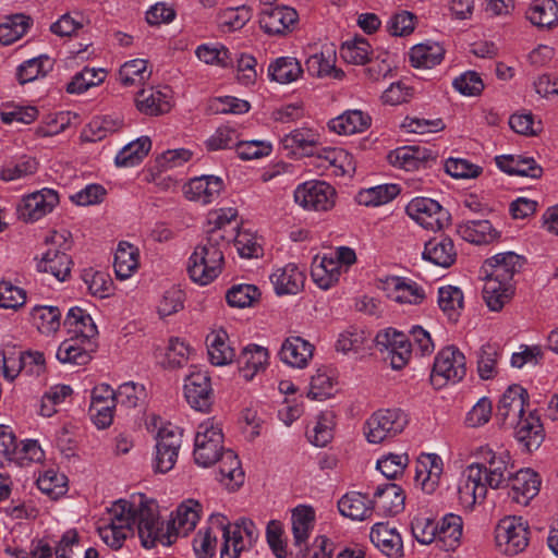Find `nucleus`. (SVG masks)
I'll list each match as a JSON object with an SVG mask.
<instances>
[{"label":"nucleus","instance_id":"1","mask_svg":"<svg viewBox=\"0 0 558 558\" xmlns=\"http://www.w3.org/2000/svg\"><path fill=\"white\" fill-rule=\"evenodd\" d=\"M474 456L477 461L463 471L458 484L460 504L468 508L482 502L488 487L498 489L512 475L511 457L507 450L495 451L489 446H481Z\"/></svg>","mask_w":558,"mask_h":558},{"label":"nucleus","instance_id":"2","mask_svg":"<svg viewBox=\"0 0 558 558\" xmlns=\"http://www.w3.org/2000/svg\"><path fill=\"white\" fill-rule=\"evenodd\" d=\"M209 522L211 527L201 530L194 538L193 547L197 558H211L215 555L217 536L213 534L214 526L222 533L220 558H240L241 553L250 549L259 536L254 522L246 518L231 524L223 514L214 513Z\"/></svg>","mask_w":558,"mask_h":558},{"label":"nucleus","instance_id":"3","mask_svg":"<svg viewBox=\"0 0 558 558\" xmlns=\"http://www.w3.org/2000/svg\"><path fill=\"white\" fill-rule=\"evenodd\" d=\"M220 240L221 236L217 233L206 236L190 256L187 272L195 283L207 286L221 272L223 251L227 246L218 243Z\"/></svg>","mask_w":558,"mask_h":558},{"label":"nucleus","instance_id":"4","mask_svg":"<svg viewBox=\"0 0 558 558\" xmlns=\"http://www.w3.org/2000/svg\"><path fill=\"white\" fill-rule=\"evenodd\" d=\"M134 502L120 499L99 520L97 532L107 546L120 549L134 535Z\"/></svg>","mask_w":558,"mask_h":558},{"label":"nucleus","instance_id":"5","mask_svg":"<svg viewBox=\"0 0 558 558\" xmlns=\"http://www.w3.org/2000/svg\"><path fill=\"white\" fill-rule=\"evenodd\" d=\"M131 502H134V525H137L142 545L146 548H151L157 543L170 545L172 543L170 524H165L160 520L157 502L145 499L143 496L138 501Z\"/></svg>","mask_w":558,"mask_h":558},{"label":"nucleus","instance_id":"6","mask_svg":"<svg viewBox=\"0 0 558 558\" xmlns=\"http://www.w3.org/2000/svg\"><path fill=\"white\" fill-rule=\"evenodd\" d=\"M68 231H51L45 240L48 246L37 263V269L49 272L59 281H64L71 271V258L66 254L70 248Z\"/></svg>","mask_w":558,"mask_h":558},{"label":"nucleus","instance_id":"7","mask_svg":"<svg viewBox=\"0 0 558 558\" xmlns=\"http://www.w3.org/2000/svg\"><path fill=\"white\" fill-rule=\"evenodd\" d=\"M408 423V415L401 409H380L365 421L363 430L369 444H383L401 434Z\"/></svg>","mask_w":558,"mask_h":558},{"label":"nucleus","instance_id":"8","mask_svg":"<svg viewBox=\"0 0 558 558\" xmlns=\"http://www.w3.org/2000/svg\"><path fill=\"white\" fill-rule=\"evenodd\" d=\"M223 434L219 423L208 418L197 426L194 438L193 457L197 465L209 468L225 452Z\"/></svg>","mask_w":558,"mask_h":558},{"label":"nucleus","instance_id":"9","mask_svg":"<svg viewBox=\"0 0 558 558\" xmlns=\"http://www.w3.org/2000/svg\"><path fill=\"white\" fill-rule=\"evenodd\" d=\"M465 374L464 354L458 348L450 345L437 353L430 379L435 385L442 386L447 381H460Z\"/></svg>","mask_w":558,"mask_h":558},{"label":"nucleus","instance_id":"10","mask_svg":"<svg viewBox=\"0 0 558 558\" xmlns=\"http://www.w3.org/2000/svg\"><path fill=\"white\" fill-rule=\"evenodd\" d=\"M335 189L325 181H306L296 186L294 201L307 210L327 211L335 205Z\"/></svg>","mask_w":558,"mask_h":558},{"label":"nucleus","instance_id":"11","mask_svg":"<svg viewBox=\"0 0 558 558\" xmlns=\"http://www.w3.org/2000/svg\"><path fill=\"white\" fill-rule=\"evenodd\" d=\"M496 542L506 555H517L529 544V529L522 518L507 517L496 527Z\"/></svg>","mask_w":558,"mask_h":558},{"label":"nucleus","instance_id":"12","mask_svg":"<svg viewBox=\"0 0 558 558\" xmlns=\"http://www.w3.org/2000/svg\"><path fill=\"white\" fill-rule=\"evenodd\" d=\"M408 216L427 230H440L447 223L449 214L441 205L428 197H415L405 207Z\"/></svg>","mask_w":558,"mask_h":558},{"label":"nucleus","instance_id":"13","mask_svg":"<svg viewBox=\"0 0 558 558\" xmlns=\"http://www.w3.org/2000/svg\"><path fill=\"white\" fill-rule=\"evenodd\" d=\"M184 397L187 403L199 412H208L213 404V388L207 371L193 367L184 381Z\"/></svg>","mask_w":558,"mask_h":558},{"label":"nucleus","instance_id":"14","mask_svg":"<svg viewBox=\"0 0 558 558\" xmlns=\"http://www.w3.org/2000/svg\"><path fill=\"white\" fill-rule=\"evenodd\" d=\"M375 341L380 352H387L395 369H401L412 355V343L408 336L393 328L380 330Z\"/></svg>","mask_w":558,"mask_h":558},{"label":"nucleus","instance_id":"15","mask_svg":"<svg viewBox=\"0 0 558 558\" xmlns=\"http://www.w3.org/2000/svg\"><path fill=\"white\" fill-rule=\"evenodd\" d=\"M59 194L53 189L44 187L25 195L17 206L20 218L34 222L50 214L59 204Z\"/></svg>","mask_w":558,"mask_h":558},{"label":"nucleus","instance_id":"16","mask_svg":"<svg viewBox=\"0 0 558 558\" xmlns=\"http://www.w3.org/2000/svg\"><path fill=\"white\" fill-rule=\"evenodd\" d=\"M182 445V432L175 426L160 428L157 436L155 470L167 473L173 469Z\"/></svg>","mask_w":558,"mask_h":558},{"label":"nucleus","instance_id":"17","mask_svg":"<svg viewBox=\"0 0 558 558\" xmlns=\"http://www.w3.org/2000/svg\"><path fill=\"white\" fill-rule=\"evenodd\" d=\"M299 21L298 12L290 7H265L258 14L263 32L269 36H284L292 32Z\"/></svg>","mask_w":558,"mask_h":558},{"label":"nucleus","instance_id":"18","mask_svg":"<svg viewBox=\"0 0 558 558\" xmlns=\"http://www.w3.org/2000/svg\"><path fill=\"white\" fill-rule=\"evenodd\" d=\"M527 399V392L522 386H509L499 400L496 414L497 418L508 427L515 424L518 420L526 415L525 407Z\"/></svg>","mask_w":558,"mask_h":558},{"label":"nucleus","instance_id":"19","mask_svg":"<svg viewBox=\"0 0 558 558\" xmlns=\"http://www.w3.org/2000/svg\"><path fill=\"white\" fill-rule=\"evenodd\" d=\"M172 98L169 86H151L137 93L135 104L141 113L154 117L169 112L172 108Z\"/></svg>","mask_w":558,"mask_h":558},{"label":"nucleus","instance_id":"20","mask_svg":"<svg viewBox=\"0 0 558 558\" xmlns=\"http://www.w3.org/2000/svg\"><path fill=\"white\" fill-rule=\"evenodd\" d=\"M223 181L216 175H201L191 179L183 189L187 199L208 205L217 199L223 190Z\"/></svg>","mask_w":558,"mask_h":558},{"label":"nucleus","instance_id":"21","mask_svg":"<svg viewBox=\"0 0 558 558\" xmlns=\"http://www.w3.org/2000/svg\"><path fill=\"white\" fill-rule=\"evenodd\" d=\"M509 480L511 484L508 497L518 505L527 506L539 492L541 480L531 469H522Z\"/></svg>","mask_w":558,"mask_h":558},{"label":"nucleus","instance_id":"22","mask_svg":"<svg viewBox=\"0 0 558 558\" xmlns=\"http://www.w3.org/2000/svg\"><path fill=\"white\" fill-rule=\"evenodd\" d=\"M444 470L441 458L436 453H423L416 462L415 482L426 494H433L439 486Z\"/></svg>","mask_w":558,"mask_h":558},{"label":"nucleus","instance_id":"23","mask_svg":"<svg viewBox=\"0 0 558 558\" xmlns=\"http://www.w3.org/2000/svg\"><path fill=\"white\" fill-rule=\"evenodd\" d=\"M202 511L203 507L197 500L186 499L182 501L168 522L172 539L179 535L185 536L192 532L201 519Z\"/></svg>","mask_w":558,"mask_h":558},{"label":"nucleus","instance_id":"24","mask_svg":"<svg viewBox=\"0 0 558 558\" xmlns=\"http://www.w3.org/2000/svg\"><path fill=\"white\" fill-rule=\"evenodd\" d=\"M434 158V153L430 149L421 146L398 147L387 156L391 166L405 171L418 170Z\"/></svg>","mask_w":558,"mask_h":558},{"label":"nucleus","instance_id":"25","mask_svg":"<svg viewBox=\"0 0 558 558\" xmlns=\"http://www.w3.org/2000/svg\"><path fill=\"white\" fill-rule=\"evenodd\" d=\"M514 429L517 440L526 451L536 450L545 438L544 427L539 416L533 412L524 415L515 424L510 425Z\"/></svg>","mask_w":558,"mask_h":558},{"label":"nucleus","instance_id":"26","mask_svg":"<svg viewBox=\"0 0 558 558\" xmlns=\"http://www.w3.org/2000/svg\"><path fill=\"white\" fill-rule=\"evenodd\" d=\"M384 284L388 296L400 304L417 305L425 299L424 289L411 279L389 277Z\"/></svg>","mask_w":558,"mask_h":558},{"label":"nucleus","instance_id":"27","mask_svg":"<svg viewBox=\"0 0 558 558\" xmlns=\"http://www.w3.org/2000/svg\"><path fill=\"white\" fill-rule=\"evenodd\" d=\"M522 267V257L513 252H505L494 255L484 264L487 277L512 283L514 275Z\"/></svg>","mask_w":558,"mask_h":558},{"label":"nucleus","instance_id":"28","mask_svg":"<svg viewBox=\"0 0 558 558\" xmlns=\"http://www.w3.org/2000/svg\"><path fill=\"white\" fill-rule=\"evenodd\" d=\"M314 345L299 337L291 336L287 338L280 348V360L294 368H305L313 357Z\"/></svg>","mask_w":558,"mask_h":558},{"label":"nucleus","instance_id":"29","mask_svg":"<svg viewBox=\"0 0 558 558\" xmlns=\"http://www.w3.org/2000/svg\"><path fill=\"white\" fill-rule=\"evenodd\" d=\"M269 278L278 295L298 294L305 282L303 270L293 263L276 268Z\"/></svg>","mask_w":558,"mask_h":558},{"label":"nucleus","instance_id":"30","mask_svg":"<svg viewBox=\"0 0 558 558\" xmlns=\"http://www.w3.org/2000/svg\"><path fill=\"white\" fill-rule=\"evenodd\" d=\"M496 166L510 175L538 179L543 174V168L533 157L524 155H501L495 157Z\"/></svg>","mask_w":558,"mask_h":558},{"label":"nucleus","instance_id":"31","mask_svg":"<svg viewBox=\"0 0 558 558\" xmlns=\"http://www.w3.org/2000/svg\"><path fill=\"white\" fill-rule=\"evenodd\" d=\"M371 117L359 109L345 110L328 121L329 131L338 135H353L365 132L371 126Z\"/></svg>","mask_w":558,"mask_h":558},{"label":"nucleus","instance_id":"32","mask_svg":"<svg viewBox=\"0 0 558 558\" xmlns=\"http://www.w3.org/2000/svg\"><path fill=\"white\" fill-rule=\"evenodd\" d=\"M369 538L386 556L398 558L402 555L403 543L396 527L387 523H376L371 530Z\"/></svg>","mask_w":558,"mask_h":558},{"label":"nucleus","instance_id":"33","mask_svg":"<svg viewBox=\"0 0 558 558\" xmlns=\"http://www.w3.org/2000/svg\"><path fill=\"white\" fill-rule=\"evenodd\" d=\"M315 512L312 507L299 506L292 511L291 523L294 545L299 548L298 557H304L307 541L314 527Z\"/></svg>","mask_w":558,"mask_h":558},{"label":"nucleus","instance_id":"34","mask_svg":"<svg viewBox=\"0 0 558 558\" xmlns=\"http://www.w3.org/2000/svg\"><path fill=\"white\" fill-rule=\"evenodd\" d=\"M343 274L339 262L332 256H316L312 263L311 276L314 283L322 290H328L338 283Z\"/></svg>","mask_w":558,"mask_h":558},{"label":"nucleus","instance_id":"35","mask_svg":"<svg viewBox=\"0 0 558 558\" xmlns=\"http://www.w3.org/2000/svg\"><path fill=\"white\" fill-rule=\"evenodd\" d=\"M339 512L351 520L368 519L374 510V501L359 492H350L338 500Z\"/></svg>","mask_w":558,"mask_h":558},{"label":"nucleus","instance_id":"36","mask_svg":"<svg viewBox=\"0 0 558 558\" xmlns=\"http://www.w3.org/2000/svg\"><path fill=\"white\" fill-rule=\"evenodd\" d=\"M319 133L311 128H300L284 134L280 138V145L289 154H308L319 145Z\"/></svg>","mask_w":558,"mask_h":558},{"label":"nucleus","instance_id":"37","mask_svg":"<svg viewBox=\"0 0 558 558\" xmlns=\"http://www.w3.org/2000/svg\"><path fill=\"white\" fill-rule=\"evenodd\" d=\"M301 62L291 56L278 57L270 61L267 69L268 78L279 84L296 82L303 75Z\"/></svg>","mask_w":558,"mask_h":558},{"label":"nucleus","instance_id":"38","mask_svg":"<svg viewBox=\"0 0 558 558\" xmlns=\"http://www.w3.org/2000/svg\"><path fill=\"white\" fill-rule=\"evenodd\" d=\"M423 257L440 267L451 266L457 257L453 241L445 235L430 239L425 243Z\"/></svg>","mask_w":558,"mask_h":558},{"label":"nucleus","instance_id":"39","mask_svg":"<svg viewBox=\"0 0 558 558\" xmlns=\"http://www.w3.org/2000/svg\"><path fill=\"white\" fill-rule=\"evenodd\" d=\"M457 233L466 242L473 244H488L499 235L490 221L485 219L465 220L457 226Z\"/></svg>","mask_w":558,"mask_h":558},{"label":"nucleus","instance_id":"40","mask_svg":"<svg viewBox=\"0 0 558 558\" xmlns=\"http://www.w3.org/2000/svg\"><path fill=\"white\" fill-rule=\"evenodd\" d=\"M463 520L454 513H447L437 523V544L444 550L456 549L461 542Z\"/></svg>","mask_w":558,"mask_h":558},{"label":"nucleus","instance_id":"41","mask_svg":"<svg viewBox=\"0 0 558 558\" xmlns=\"http://www.w3.org/2000/svg\"><path fill=\"white\" fill-rule=\"evenodd\" d=\"M268 350L257 344H250L243 349L240 357V374L245 380H252L256 374L265 371L268 365Z\"/></svg>","mask_w":558,"mask_h":558},{"label":"nucleus","instance_id":"42","mask_svg":"<svg viewBox=\"0 0 558 558\" xmlns=\"http://www.w3.org/2000/svg\"><path fill=\"white\" fill-rule=\"evenodd\" d=\"M64 325L69 333L85 342H92V339L98 333L97 326L93 318L81 307H72L69 310Z\"/></svg>","mask_w":558,"mask_h":558},{"label":"nucleus","instance_id":"43","mask_svg":"<svg viewBox=\"0 0 558 558\" xmlns=\"http://www.w3.org/2000/svg\"><path fill=\"white\" fill-rule=\"evenodd\" d=\"M217 462L220 463L217 480L222 485L234 490L244 483V472L234 451L227 449Z\"/></svg>","mask_w":558,"mask_h":558},{"label":"nucleus","instance_id":"44","mask_svg":"<svg viewBox=\"0 0 558 558\" xmlns=\"http://www.w3.org/2000/svg\"><path fill=\"white\" fill-rule=\"evenodd\" d=\"M207 351L213 365L223 366L230 364L235 357V351L229 343L227 331L218 329L211 331L207 338Z\"/></svg>","mask_w":558,"mask_h":558},{"label":"nucleus","instance_id":"45","mask_svg":"<svg viewBox=\"0 0 558 558\" xmlns=\"http://www.w3.org/2000/svg\"><path fill=\"white\" fill-rule=\"evenodd\" d=\"M90 350L92 342L82 341L71 335L60 343L56 356L63 364L84 365L90 360Z\"/></svg>","mask_w":558,"mask_h":558},{"label":"nucleus","instance_id":"46","mask_svg":"<svg viewBox=\"0 0 558 558\" xmlns=\"http://www.w3.org/2000/svg\"><path fill=\"white\" fill-rule=\"evenodd\" d=\"M138 248L125 241L118 244L114 253L113 268L121 280L129 279L137 270L140 264Z\"/></svg>","mask_w":558,"mask_h":558},{"label":"nucleus","instance_id":"47","mask_svg":"<svg viewBox=\"0 0 558 558\" xmlns=\"http://www.w3.org/2000/svg\"><path fill=\"white\" fill-rule=\"evenodd\" d=\"M404 494L402 488L395 483L378 485L374 492V508L377 506L384 512L390 514L399 513L404 506Z\"/></svg>","mask_w":558,"mask_h":558},{"label":"nucleus","instance_id":"48","mask_svg":"<svg viewBox=\"0 0 558 558\" xmlns=\"http://www.w3.org/2000/svg\"><path fill=\"white\" fill-rule=\"evenodd\" d=\"M444 56L445 49L440 44L426 41L411 48L410 62L417 69H432L442 61Z\"/></svg>","mask_w":558,"mask_h":558},{"label":"nucleus","instance_id":"49","mask_svg":"<svg viewBox=\"0 0 558 558\" xmlns=\"http://www.w3.org/2000/svg\"><path fill=\"white\" fill-rule=\"evenodd\" d=\"M513 294V283L487 277L483 288V298L490 311H500Z\"/></svg>","mask_w":558,"mask_h":558},{"label":"nucleus","instance_id":"50","mask_svg":"<svg viewBox=\"0 0 558 558\" xmlns=\"http://www.w3.org/2000/svg\"><path fill=\"white\" fill-rule=\"evenodd\" d=\"M236 217V209L231 207L210 211L207 217L206 236H211L214 233H217L221 236L218 243L228 246L232 234L228 235L226 229L235 222Z\"/></svg>","mask_w":558,"mask_h":558},{"label":"nucleus","instance_id":"51","mask_svg":"<svg viewBox=\"0 0 558 558\" xmlns=\"http://www.w3.org/2000/svg\"><path fill=\"white\" fill-rule=\"evenodd\" d=\"M526 19L537 27H551L558 23V2L533 0L526 11Z\"/></svg>","mask_w":558,"mask_h":558},{"label":"nucleus","instance_id":"52","mask_svg":"<svg viewBox=\"0 0 558 558\" xmlns=\"http://www.w3.org/2000/svg\"><path fill=\"white\" fill-rule=\"evenodd\" d=\"M150 148L151 141L149 137H138L119 150L114 162L118 167H134L147 156Z\"/></svg>","mask_w":558,"mask_h":558},{"label":"nucleus","instance_id":"53","mask_svg":"<svg viewBox=\"0 0 558 558\" xmlns=\"http://www.w3.org/2000/svg\"><path fill=\"white\" fill-rule=\"evenodd\" d=\"M399 193L397 184H380L361 190L355 199L360 205L377 207L391 202Z\"/></svg>","mask_w":558,"mask_h":558},{"label":"nucleus","instance_id":"54","mask_svg":"<svg viewBox=\"0 0 558 558\" xmlns=\"http://www.w3.org/2000/svg\"><path fill=\"white\" fill-rule=\"evenodd\" d=\"M124 121L119 116H104L95 118L84 131V137L89 142L101 141L109 134L120 131Z\"/></svg>","mask_w":558,"mask_h":558},{"label":"nucleus","instance_id":"55","mask_svg":"<svg viewBox=\"0 0 558 558\" xmlns=\"http://www.w3.org/2000/svg\"><path fill=\"white\" fill-rule=\"evenodd\" d=\"M438 305L450 320L456 322L463 310V292L453 286L440 287L438 289Z\"/></svg>","mask_w":558,"mask_h":558},{"label":"nucleus","instance_id":"56","mask_svg":"<svg viewBox=\"0 0 558 558\" xmlns=\"http://www.w3.org/2000/svg\"><path fill=\"white\" fill-rule=\"evenodd\" d=\"M372 47L367 39L355 37L345 40L340 47L341 58L351 64L362 65L371 60Z\"/></svg>","mask_w":558,"mask_h":558},{"label":"nucleus","instance_id":"57","mask_svg":"<svg viewBox=\"0 0 558 558\" xmlns=\"http://www.w3.org/2000/svg\"><path fill=\"white\" fill-rule=\"evenodd\" d=\"M33 322L41 333H52L60 327L61 311L57 306L37 305L32 311Z\"/></svg>","mask_w":558,"mask_h":558},{"label":"nucleus","instance_id":"58","mask_svg":"<svg viewBox=\"0 0 558 558\" xmlns=\"http://www.w3.org/2000/svg\"><path fill=\"white\" fill-rule=\"evenodd\" d=\"M106 71L104 69L85 68L76 73L71 82L66 85L69 94H82L93 86H97L104 82Z\"/></svg>","mask_w":558,"mask_h":558},{"label":"nucleus","instance_id":"59","mask_svg":"<svg viewBox=\"0 0 558 558\" xmlns=\"http://www.w3.org/2000/svg\"><path fill=\"white\" fill-rule=\"evenodd\" d=\"M251 19L250 10L242 5L227 8L217 15V24L222 32H234L241 29Z\"/></svg>","mask_w":558,"mask_h":558},{"label":"nucleus","instance_id":"60","mask_svg":"<svg viewBox=\"0 0 558 558\" xmlns=\"http://www.w3.org/2000/svg\"><path fill=\"white\" fill-rule=\"evenodd\" d=\"M150 76L147 71V61L144 59H134L123 63L118 73V81L123 86H133L143 83Z\"/></svg>","mask_w":558,"mask_h":558},{"label":"nucleus","instance_id":"61","mask_svg":"<svg viewBox=\"0 0 558 558\" xmlns=\"http://www.w3.org/2000/svg\"><path fill=\"white\" fill-rule=\"evenodd\" d=\"M66 476L54 469H48L37 478L38 488L46 495L56 499L66 490Z\"/></svg>","mask_w":558,"mask_h":558},{"label":"nucleus","instance_id":"62","mask_svg":"<svg viewBox=\"0 0 558 558\" xmlns=\"http://www.w3.org/2000/svg\"><path fill=\"white\" fill-rule=\"evenodd\" d=\"M195 54L206 64H216L226 68L233 62L229 49L219 44H203L196 48Z\"/></svg>","mask_w":558,"mask_h":558},{"label":"nucleus","instance_id":"63","mask_svg":"<svg viewBox=\"0 0 558 558\" xmlns=\"http://www.w3.org/2000/svg\"><path fill=\"white\" fill-rule=\"evenodd\" d=\"M260 292L254 284H235L227 292V302L232 307H250L258 300Z\"/></svg>","mask_w":558,"mask_h":558},{"label":"nucleus","instance_id":"64","mask_svg":"<svg viewBox=\"0 0 558 558\" xmlns=\"http://www.w3.org/2000/svg\"><path fill=\"white\" fill-rule=\"evenodd\" d=\"M144 398V386L133 381L120 385L116 391V404L124 409L137 408L143 402Z\"/></svg>","mask_w":558,"mask_h":558}]
</instances>
